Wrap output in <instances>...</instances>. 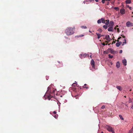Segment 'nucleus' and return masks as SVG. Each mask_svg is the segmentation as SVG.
I'll return each instance as SVG.
<instances>
[{
    "mask_svg": "<svg viewBox=\"0 0 133 133\" xmlns=\"http://www.w3.org/2000/svg\"><path fill=\"white\" fill-rule=\"evenodd\" d=\"M122 63L123 64V65L124 66H126L127 65V61L125 59H124L122 61Z\"/></svg>",
    "mask_w": 133,
    "mask_h": 133,
    "instance_id": "12",
    "label": "nucleus"
},
{
    "mask_svg": "<svg viewBox=\"0 0 133 133\" xmlns=\"http://www.w3.org/2000/svg\"><path fill=\"white\" fill-rule=\"evenodd\" d=\"M122 52V50H120V51H119V53L121 54Z\"/></svg>",
    "mask_w": 133,
    "mask_h": 133,
    "instance_id": "37",
    "label": "nucleus"
},
{
    "mask_svg": "<svg viewBox=\"0 0 133 133\" xmlns=\"http://www.w3.org/2000/svg\"><path fill=\"white\" fill-rule=\"evenodd\" d=\"M110 51L111 53H112L114 52V50L113 49H112L110 48Z\"/></svg>",
    "mask_w": 133,
    "mask_h": 133,
    "instance_id": "29",
    "label": "nucleus"
},
{
    "mask_svg": "<svg viewBox=\"0 0 133 133\" xmlns=\"http://www.w3.org/2000/svg\"><path fill=\"white\" fill-rule=\"evenodd\" d=\"M122 36V37L124 38L125 37V36Z\"/></svg>",
    "mask_w": 133,
    "mask_h": 133,
    "instance_id": "44",
    "label": "nucleus"
},
{
    "mask_svg": "<svg viewBox=\"0 0 133 133\" xmlns=\"http://www.w3.org/2000/svg\"><path fill=\"white\" fill-rule=\"evenodd\" d=\"M105 108V106L104 105H103L102 106V107L101 108H102V109H104Z\"/></svg>",
    "mask_w": 133,
    "mask_h": 133,
    "instance_id": "33",
    "label": "nucleus"
},
{
    "mask_svg": "<svg viewBox=\"0 0 133 133\" xmlns=\"http://www.w3.org/2000/svg\"><path fill=\"white\" fill-rule=\"evenodd\" d=\"M81 28L82 29H86L87 27L86 26H81Z\"/></svg>",
    "mask_w": 133,
    "mask_h": 133,
    "instance_id": "23",
    "label": "nucleus"
},
{
    "mask_svg": "<svg viewBox=\"0 0 133 133\" xmlns=\"http://www.w3.org/2000/svg\"><path fill=\"white\" fill-rule=\"evenodd\" d=\"M132 13L133 14V11L132 12Z\"/></svg>",
    "mask_w": 133,
    "mask_h": 133,
    "instance_id": "55",
    "label": "nucleus"
},
{
    "mask_svg": "<svg viewBox=\"0 0 133 133\" xmlns=\"http://www.w3.org/2000/svg\"><path fill=\"white\" fill-rule=\"evenodd\" d=\"M108 56L109 57V58H112L113 57L110 54H109Z\"/></svg>",
    "mask_w": 133,
    "mask_h": 133,
    "instance_id": "27",
    "label": "nucleus"
},
{
    "mask_svg": "<svg viewBox=\"0 0 133 133\" xmlns=\"http://www.w3.org/2000/svg\"><path fill=\"white\" fill-rule=\"evenodd\" d=\"M105 21L104 19L103 18H101V22H102L103 23H105Z\"/></svg>",
    "mask_w": 133,
    "mask_h": 133,
    "instance_id": "15",
    "label": "nucleus"
},
{
    "mask_svg": "<svg viewBox=\"0 0 133 133\" xmlns=\"http://www.w3.org/2000/svg\"><path fill=\"white\" fill-rule=\"evenodd\" d=\"M109 24L108 27L112 26L113 27L114 25V22L112 21H110V22L109 23Z\"/></svg>",
    "mask_w": 133,
    "mask_h": 133,
    "instance_id": "8",
    "label": "nucleus"
},
{
    "mask_svg": "<svg viewBox=\"0 0 133 133\" xmlns=\"http://www.w3.org/2000/svg\"><path fill=\"white\" fill-rule=\"evenodd\" d=\"M106 129L109 131L111 132L112 133H115L112 128L110 126L107 125L106 127Z\"/></svg>",
    "mask_w": 133,
    "mask_h": 133,
    "instance_id": "3",
    "label": "nucleus"
},
{
    "mask_svg": "<svg viewBox=\"0 0 133 133\" xmlns=\"http://www.w3.org/2000/svg\"><path fill=\"white\" fill-rule=\"evenodd\" d=\"M120 12L121 14L123 15L125 14V10L122 9L120 10Z\"/></svg>",
    "mask_w": 133,
    "mask_h": 133,
    "instance_id": "9",
    "label": "nucleus"
},
{
    "mask_svg": "<svg viewBox=\"0 0 133 133\" xmlns=\"http://www.w3.org/2000/svg\"><path fill=\"white\" fill-rule=\"evenodd\" d=\"M91 64L92 66V67L95 69V62L93 59H92L91 61Z\"/></svg>",
    "mask_w": 133,
    "mask_h": 133,
    "instance_id": "5",
    "label": "nucleus"
},
{
    "mask_svg": "<svg viewBox=\"0 0 133 133\" xmlns=\"http://www.w3.org/2000/svg\"><path fill=\"white\" fill-rule=\"evenodd\" d=\"M127 7H129V5H127Z\"/></svg>",
    "mask_w": 133,
    "mask_h": 133,
    "instance_id": "51",
    "label": "nucleus"
},
{
    "mask_svg": "<svg viewBox=\"0 0 133 133\" xmlns=\"http://www.w3.org/2000/svg\"><path fill=\"white\" fill-rule=\"evenodd\" d=\"M114 9L116 10L117 11H118L119 10V9L118 7H115L114 8Z\"/></svg>",
    "mask_w": 133,
    "mask_h": 133,
    "instance_id": "30",
    "label": "nucleus"
},
{
    "mask_svg": "<svg viewBox=\"0 0 133 133\" xmlns=\"http://www.w3.org/2000/svg\"><path fill=\"white\" fill-rule=\"evenodd\" d=\"M105 0L106 1H110V0Z\"/></svg>",
    "mask_w": 133,
    "mask_h": 133,
    "instance_id": "50",
    "label": "nucleus"
},
{
    "mask_svg": "<svg viewBox=\"0 0 133 133\" xmlns=\"http://www.w3.org/2000/svg\"><path fill=\"white\" fill-rule=\"evenodd\" d=\"M117 31L118 32H120V31H119V29L118 28H117Z\"/></svg>",
    "mask_w": 133,
    "mask_h": 133,
    "instance_id": "38",
    "label": "nucleus"
},
{
    "mask_svg": "<svg viewBox=\"0 0 133 133\" xmlns=\"http://www.w3.org/2000/svg\"><path fill=\"white\" fill-rule=\"evenodd\" d=\"M83 88H86V89H88V88H89L88 87V85L87 84H84V86H83Z\"/></svg>",
    "mask_w": 133,
    "mask_h": 133,
    "instance_id": "18",
    "label": "nucleus"
},
{
    "mask_svg": "<svg viewBox=\"0 0 133 133\" xmlns=\"http://www.w3.org/2000/svg\"><path fill=\"white\" fill-rule=\"evenodd\" d=\"M54 117L56 118H57L58 116V115L57 114H55L54 116H53Z\"/></svg>",
    "mask_w": 133,
    "mask_h": 133,
    "instance_id": "22",
    "label": "nucleus"
},
{
    "mask_svg": "<svg viewBox=\"0 0 133 133\" xmlns=\"http://www.w3.org/2000/svg\"><path fill=\"white\" fill-rule=\"evenodd\" d=\"M101 133H104L103 131L101 132Z\"/></svg>",
    "mask_w": 133,
    "mask_h": 133,
    "instance_id": "52",
    "label": "nucleus"
},
{
    "mask_svg": "<svg viewBox=\"0 0 133 133\" xmlns=\"http://www.w3.org/2000/svg\"><path fill=\"white\" fill-rule=\"evenodd\" d=\"M84 36V35H79L77 36H76L75 37L78 38L79 37H83V36Z\"/></svg>",
    "mask_w": 133,
    "mask_h": 133,
    "instance_id": "20",
    "label": "nucleus"
},
{
    "mask_svg": "<svg viewBox=\"0 0 133 133\" xmlns=\"http://www.w3.org/2000/svg\"><path fill=\"white\" fill-rule=\"evenodd\" d=\"M125 2L126 4H130L131 3V1L130 0H126Z\"/></svg>",
    "mask_w": 133,
    "mask_h": 133,
    "instance_id": "14",
    "label": "nucleus"
},
{
    "mask_svg": "<svg viewBox=\"0 0 133 133\" xmlns=\"http://www.w3.org/2000/svg\"><path fill=\"white\" fill-rule=\"evenodd\" d=\"M120 45V44H119L118 42H117L116 43V45L117 47H119Z\"/></svg>",
    "mask_w": 133,
    "mask_h": 133,
    "instance_id": "25",
    "label": "nucleus"
},
{
    "mask_svg": "<svg viewBox=\"0 0 133 133\" xmlns=\"http://www.w3.org/2000/svg\"><path fill=\"white\" fill-rule=\"evenodd\" d=\"M105 39L109 42H110L112 40V39L110 38L109 36L108 35H106L105 36Z\"/></svg>",
    "mask_w": 133,
    "mask_h": 133,
    "instance_id": "6",
    "label": "nucleus"
},
{
    "mask_svg": "<svg viewBox=\"0 0 133 133\" xmlns=\"http://www.w3.org/2000/svg\"><path fill=\"white\" fill-rule=\"evenodd\" d=\"M118 25H117L116 26V27H118Z\"/></svg>",
    "mask_w": 133,
    "mask_h": 133,
    "instance_id": "53",
    "label": "nucleus"
},
{
    "mask_svg": "<svg viewBox=\"0 0 133 133\" xmlns=\"http://www.w3.org/2000/svg\"><path fill=\"white\" fill-rule=\"evenodd\" d=\"M57 113V112L56 111H54L53 112V113L54 114H56Z\"/></svg>",
    "mask_w": 133,
    "mask_h": 133,
    "instance_id": "36",
    "label": "nucleus"
},
{
    "mask_svg": "<svg viewBox=\"0 0 133 133\" xmlns=\"http://www.w3.org/2000/svg\"><path fill=\"white\" fill-rule=\"evenodd\" d=\"M60 64V67H62L63 66V64L62 63V62H60L59 61H57Z\"/></svg>",
    "mask_w": 133,
    "mask_h": 133,
    "instance_id": "19",
    "label": "nucleus"
},
{
    "mask_svg": "<svg viewBox=\"0 0 133 133\" xmlns=\"http://www.w3.org/2000/svg\"><path fill=\"white\" fill-rule=\"evenodd\" d=\"M87 55L86 54H81L80 55V57L81 58H85Z\"/></svg>",
    "mask_w": 133,
    "mask_h": 133,
    "instance_id": "7",
    "label": "nucleus"
},
{
    "mask_svg": "<svg viewBox=\"0 0 133 133\" xmlns=\"http://www.w3.org/2000/svg\"><path fill=\"white\" fill-rule=\"evenodd\" d=\"M48 90L47 91V93H49L48 95H45V97L46 96L47 97L49 100H50V99L54 96L55 94V92L56 91V90L53 88H51L50 87L48 88Z\"/></svg>",
    "mask_w": 133,
    "mask_h": 133,
    "instance_id": "1",
    "label": "nucleus"
},
{
    "mask_svg": "<svg viewBox=\"0 0 133 133\" xmlns=\"http://www.w3.org/2000/svg\"><path fill=\"white\" fill-rule=\"evenodd\" d=\"M96 34L98 36L97 38L98 39L99 38L101 37V36H102V35H101V34H97L96 33Z\"/></svg>",
    "mask_w": 133,
    "mask_h": 133,
    "instance_id": "16",
    "label": "nucleus"
},
{
    "mask_svg": "<svg viewBox=\"0 0 133 133\" xmlns=\"http://www.w3.org/2000/svg\"><path fill=\"white\" fill-rule=\"evenodd\" d=\"M109 28L108 29V31H113L114 29L113 27L110 26L109 27Z\"/></svg>",
    "mask_w": 133,
    "mask_h": 133,
    "instance_id": "10",
    "label": "nucleus"
},
{
    "mask_svg": "<svg viewBox=\"0 0 133 133\" xmlns=\"http://www.w3.org/2000/svg\"><path fill=\"white\" fill-rule=\"evenodd\" d=\"M95 1L96 2H98V0H95Z\"/></svg>",
    "mask_w": 133,
    "mask_h": 133,
    "instance_id": "45",
    "label": "nucleus"
},
{
    "mask_svg": "<svg viewBox=\"0 0 133 133\" xmlns=\"http://www.w3.org/2000/svg\"><path fill=\"white\" fill-rule=\"evenodd\" d=\"M133 131V127L130 130L129 132L130 133H132V132Z\"/></svg>",
    "mask_w": 133,
    "mask_h": 133,
    "instance_id": "31",
    "label": "nucleus"
},
{
    "mask_svg": "<svg viewBox=\"0 0 133 133\" xmlns=\"http://www.w3.org/2000/svg\"><path fill=\"white\" fill-rule=\"evenodd\" d=\"M119 39H117V41L118 42H119Z\"/></svg>",
    "mask_w": 133,
    "mask_h": 133,
    "instance_id": "49",
    "label": "nucleus"
},
{
    "mask_svg": "<svg viewBox=\"0 0 133 133\" xmlns=\"http://www.w3.org/2000/svg\"><path fill=\"white\" fill-rule=\"evenodd\" d=\"M116 67H117V68L119 67L120 66V64L119 62H117L116 64Z\"/></svg>",
    "mask_w": 133,
    "mask_h": 133,
    "instance_id": "13",
    "label": "nucleus"
},
{
    "mask_svg": "<svg viewBox=\"0 0 133 133\" xmlns=\"http://www.w3.org/2000/svg\"><path fill=\"white\" fill-rule=\"evenodd\" d=\"M108 41H106L105 42L106 43H108Z\"/></svg>",
    "mask_w": 133,
    "mask_h": 133,
    "instance_id": "48",
    "label": "nucleus"
},
{
    "mask_svg": "<svg viewBox=\"0 0 133 133\" xmlns=\"http://www.w3.org/2000/svg\"><path fill=\"white\" fill-rule=\"evenodd\" d=\"M121 38V37H119L118 38V39H120Z\"/></svg>",
    "mask_w": 133,
    "mask_h": 133,
    "instance_id": "43",
    "label": "nucleus"
},
{
    "mask_svg": "<svg viewBox=\"0 0 133 133\" xmlns=\"http://www.w3.org/2000/svg\"><path fill=\"white\" fill-rule=\"evenodd\" d=\"M132 24V23H131L130 22L128 21L126 23V26L127 27H130L131 26Z\"/></svg>",
    "mask_w": 133,
    "mask_h": 133,
    "instance_id": "11",
    "label": "nucleus"
},
{
    "mask_svg": "<svg viewBox=\"0 0 133 133\" xmlns=\"http://www.w3.org/2000/svg\"><path fill=\"white\" fill-rule=\"evenodd\" d=\"M120 91L122 90V89L121 88V87L120 86H117L116 87Z\"/></svg>",
    "mask_w": 133,
    "mask_h": 133,
    "instance_id": "17",
    "label": "nucleus"
},
{
    "mask_svg": "<svg viewBox=\"0 0 133 133\" xmlns=\"http://www.w3.org/2000/svg\"><path fill=\"white\" fill-rule=\"evenodd\" d=\"M116 42L115 41H113L112 42V44H113L115 43Z\"/></svg>",
    "mask_w": 133,
    "mask_h": 133,
    "instance_id": "41",
    "label": "nucleus"
},
{
    "mask_svg": "<svg viewBox=\"0 0 133 133\" xmlns=\"http://www.w3.org/2000/svg\"><path fill=\"white\" fill-rule=\"evenodd\" d=\"M90 57L91 58H92V56L91 55H90Z\"/></svg>",
    "mask_w": 133,
    "mask_h": 133,
    "instance_id": "46",
    "label": "nucleus"
},
{
    "mask_svg": "<svg viewBox=\"0 0 133 133\" xmlns=\"http://www.w3.org/2000/svg\"><path fill=\"white\" fill-rule=\"evenodd\" d=\"M119 116L121 119L123 120L124 119L123 118L122 115H119Z\"/></svg>",
    "mask_w": 133,
    "mask_h": 133,
    "instance_id": "21",
    "label": "nucleus"
},
{
    "mask_svg": "<svg viewBox=\"0 0 133 133\" xmlns=\"http://www.w3.org/2000/svg\"><path fill=\"white\" fill-rule=\"evenodd\" d=\"M129 9L130 10H131L132 9V7H129Z\"/></svg>",
    "mask_w": 133,
    "mask_h": 133,
    "instance_id": "39",
    "label": "nucleus"
},
{
    "mask_svg": "<svg viewBox=\"0 0 133 133\" xmlns=\"http://www.w3.org/2000/svg\"><path fill=\"white\" fill-rule=\"evenodd\" d=\"M116 27H115V28H114V29H115V30H116Z\"/></svg>",
    "mask_w": 133,
    "mask_h": 133,
    "instance_id": "47",
    "label": "nucleus"
},
{
    "mask_svg": "<svg viewBox=\"0 0 133 133\" xmlns=\"http://www.w3.org/2000/svg\"><path fill=\"white\" fill-rule=\"evenodd\" d=\"M75 29V27H74L73 28L68 27L65 29V32L67 35H71L74 34Z\"/></svg>",
    "mask_w": 133,
    "mask_h": 133,
    "instance_id": "2",
    "label": "nucleus"
},
{
    "mask_svg": "<svg viewBox=\"0 0 133 133\" xmlns=\"http://www.w3.org/2000/svg\"><path fill=\"white\" fill-rule=\"evenodd\" d=\"M98 31H99V32H102V30L101 29H99L98 30Z\"/></svg>",
    "mask_w": 133,
    "mask_h": 133,
    "instance_id": "32",
    "label": "nucleus"
},
{
    "mask_svg": "<svg viewBox=\"0 0 133 133\" xmlns=\"http://www.w3.org/2000/svg\"><path fill=\"white\" fill-rule=\"evenodd\" d=\"M105 0H102V3L104 4V3H105Z\"/></svg>",
    "mask_w": 133,
    "mask_h": 133,
    "instance_id": "35",
    "label": "nucleus"
},
{
    "mask_svg": "<svg viewBox=\"0 0 133 133\" xmlns=\"http://www.w3.org/2000/svg\"><path fill=\"white\" fill-rule=\"evenodd\" d=\"M77 84L76 83H74L72 84V85L74 87H75L77 85Z\"/></svg>",
    "mask_w": 133,
    "mask_h": 133,
    "instance_id": "26",
    "label": "nucleus"
},
{
    "mask_svg": "<svg viewBox=\"0 0 133 133\" xmlns=\"http://www.w3.org/2000/svg\"><path fill=\"white\" fill-rule=\"evenodd\" d=\"M124 40L125 42H123V44L122 45H124V44H126V39H124Z\"/></svg>",
    "mask_w": 133,
    "mask_h": 133,
    "instance_id": "28",
    "label": "nucleus"
},
{
    "mask_svg": "<svg viewBox=\"0 0 133 133\" xmlns=\"http://www.w3.org/2000/svg\"><path fill=\"white\" fill-rule=\"evenodd\" d=\"M124 97H126V96H124Z\"/></svg>",
    "mask_w": 133,
    "mask_h": 133,
    "instance_id": "54",
    "label": "nucleus"
},
{
    "mask_svg": "<svg viewBox=\"0 0 133 133\" xmlns=\"http://www.w3.org/2000/svg\"><path fill=\"white\" fill-rule=\"evenodd\" d=\"M131 102H132L131 100V99L130 98H129V103H131Z\"/></svg>",
    "mask_w": 133,
    "mask_h": 133,
    "instance_id": "34",
    "label": "nucleus"
},
{
    "mask_svg": "<svg viewBox=\"0 0 133 133\" xmlns=\"http://www.w3.org/2000/svg\"><path fill=\"white\" fill-rule=\"evenodd\" d=\"M106 22L105 23V25L103 26V28L105 29H106L108 27V25L109 24V19L106 20Z\"/></svg>",
    "mask_w": 133,
    "mask_h": 133,
    "instance_id": "4",
    "label": "nucleus"
},
{
    "mask_svg": "<svg viewBox=\"0 0 133 133\" xmlns=\"http://www.w3.org/2000/svg\"><path fill=\"white\" fill-rule=\"evenodd\" d=\"M97 22L98 24H100L101 23V19H99L97 21Z\"/></svg>",
    "mask_w": 133,
    "mask_h": 133,
    "instance_id": "24",
    "label": "nucleus"
},
{
    "mask_svg": "<svg viewBox=\"0 0 133 133\" xmlns=\"http://www.w3.org/2000/svg\"><path fill=\"white\" fill-rule=\"evenodd\" d=\"M118 43H119V44H120V45L122 43V42H119Z\"/></svg>",
    "mask_w": 133,
    "mask_h": 133,
    "instance_id": "42",
    "label": "nucleus"
},
{
    "mask_svg": "<svg viewBox=\"0 0 133 133\" xmlns=\"http://www.w3.org/2000/svg\"><path fill=\"white\" fill-rule=\"evenodd\" d=\"M102 44L104 46H105V44H106V45L107 44H105L104 43H103Z\"/></svg>",
    "mask_w": 133,
    "mask_h": 133,
    "instance_id": "40",
    "label": "nucleus"
}]
</instances>
